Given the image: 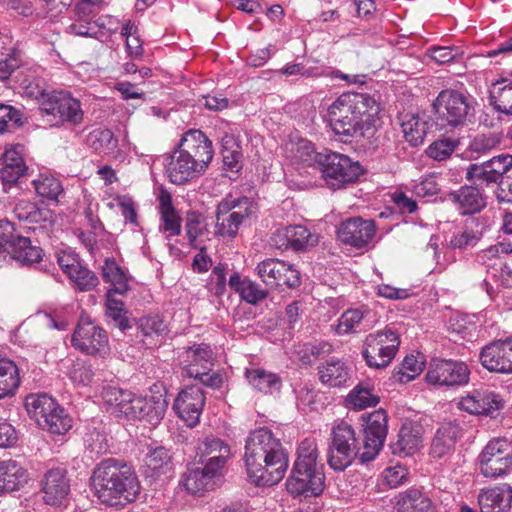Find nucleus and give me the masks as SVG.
I'll list each match as a JSON object with an SVG mask.
<instances>
[{"instance_id": "nucleus-51", "label": "nucleus", "mask_w": 512, "mask_h": 512, "mask_svg": "<svg viewBox=\"0 0 512 512\" xmlns=\"http://www.w3.org/2000/svg\"><path fill=\"white\" fill-rule=\"evenodd\" d=\"M293 467L323 472L322 465L318 462V449L314 440L305 439L300 443Z\"/></svg>"}, {"instance_id": "nucleus-58", "label": "nucleus", "mask_w": 512, "mask_h": 512, "mask_svg": "<svg viewBox=\"0 0 512 512\" xmlns=\"http://www.w3.org/2000/svg\"><path fill=\"white\" fill-rule=\"evenodd\" d=\"M421 364L415 356H406L397 371L393 373V379L405 384L413 380L421 372Z\"/></svg>"}, {"instance_id": "nucleus-30", "label": "nucleus", "mask_w": 512, "mask_h": 512, "mask_svg": "<svg viewBox=\"0 0 512 512\" xmlns=\"http://www.w3.org/2000/svg\"><path fill=\"white\" fill-rule=\"evenodd\" d=\"M29 481L27 470L17 461L0 460V496L24 488Z\"/></svg>"}, {"instance_id": "nucleus-36", "label": "nucleus", "mask_w": 512, "mask_h": 512, "mask_svg": "<svg viewBox=\"0 0 512 512\" xmlns=\"http://www.w3.org/2000/svg\"><path fill=\"white\" fill-rule=\"evenodd\" d=\"M230 288L239 294L240 298L252 305L267 298L268 293L259 284L248 277H242L238 272L233 273L228 281Z\"/></svg>"}, {"instance_id": "nucleus-18", "label": "nucleus", "mask_w": 512, "mask_h": 512, "mask_svg": "<svg viewBox=\"0 0 512 512\" xmlns=\"http://www.w3.org/2000/svg\"><path fill=\"white\" fill-rule=\"evenodd\" d=\"M40 492L45 504L50 506L64 504L70 492V480L66 470L62 468L48 470L41 480Z\"/></svg>"}, {"instance_id": "nucleus-52", "label": "nucleus", "mask_w": 512, "mask_h": 512, "mask_svg": "<svg viewBox=\"0 0 512 512\" xmlns=\"http://www.w3.org/2000/svg\"><path fill=\"white\" fill-rule=\"evenodd\" d=\"M221 154L225 169L231 172H238L241 169L242 153L232 136L226 135L222 139Z\"/></svg>"}, {"instance_id": "nucleus-31", "label": "nucleus", "mask_w": 512, "mask_h": 512, "mask_svg": "<svg viewBox=\"0 0 512 512\" xmlns=\"http://www.w3.org/2000/svg\"><path fill=\"white\" fill-rule=\"evenodd\" d=\"M511 502L512 488L508 484L482 490L478 495L481 512H508Z\"/></svg>"}, {"instance_id": "nucleus-37", "label": "nucleus", "mask_w": 512, "mask_h": 512, "mask_svg": "<svg viewBox=\"0 0 512 512\" xmlns=\"http://www.w3.org/2000/svg\"><path fill=\"white\" fill-rule=\"evenodd\" d=\"M101 275L104 282L110 285L107 292L118 293V295L123 296L130 290V277L122 267L119 266L115 259H105L101 269Z\"/></svg>"}, {"instance_id": "nucleus-48", "label": "nucleus", "mask_w": 512, "mask_h": 512, "mask_svg": "<svg viewBox=\"0 0 512 512\" xmlns=\"http://www.w3.org/2000/svg\"><path fill=\"white\" fill-rule=\"evenodd\" d=\"M482 238V231L475 220H468L450 239L453 249H467L474 247Z\"/></svg>"}, {"instance_id": "nucleus-22", "label": "nucleus", "mask_w": 512, "mask_h": 512, "mask_svg": "<svg viewBox=\"0 0 512 512\" xmlns=\"http://www.w3.org/2000/svg\"><path fill=\"white\" fill-rule=\"evenodd\" d=\"M272 242L279 249L303 251L317 243V236L303 225H290L278 229L272 236Z\"/></svg>"}, {"instance_id": "nucleus-49", "label": "nucleus", "mask_w": 512, "mask_h": 512, "mask_svg": "<svg viewBox=\"0 0 512 512\" xmlns=\"http://www.w3.org/2000/svg\"><path fill=\"white\" fill-rule=\"evenodd\" d=\"M345 401L348 407L362 410L376 406L379 403V397L372 393L369 384L359 383L350 391Z\"/></svg>"}, {"instance_id": "nucleus-3", "label": "nucleus", "mask_w": 512, "mask_h": 512, "mask_svg": "<svg viewBox=\"0 0 512 512\" xmlns=\"http://www.w3.org/2000/svg\"><path fill=\"white\" fill-rule=\"evenodd\" d=\"M91 481L97 498L110 506L132 501L139 492V482L133 469L112 458L97 465Z\"/></svg>"}, {"instance_id": "nucleus-26", "label": "nucleus", "mask_w": 512, "mask_h": 512, "mask_svg": "<svg viewBox=\"0 0 512 512\" xmlns=\"http://www.w3.org/2000/svg\"><path fill=\"white\" fill-rule=\"evenodd\" d=\"M508 353L506 340L499 339L484 346L479 359L482 366L491 372L511 374L512 364Z\"/></svg>"}, {"instance_id": "nucleus-35", "label": "nucleus", "mask_w": 512, "mask_h": 512, "mask_svg": "<svg viewBox=\"0 0 512 512\" xmlns=\"http://www.w3.org/2000/svg\"><path fill=\"white\" fill-rule=\"evenodd\" d=\"M173 469L172 456L165 447L151 448L144 458V474L157 479Z\"/></svg>"}, {"instance_id": "nucleus-34", "label": "nucleus", "mask_w": 512, "mask_h": 512, "mask_svg": "<svg viewBox=\"0 0 512 512\" xmlns=\"http://www.w3.org/2000/svg\"><path fill=\"white\" fill-rule=\"evenodd\" d=\"M320 381L329 387L344 386L351 379L350 368L337 358H331L318 367Z\"/></svg>"}, {"instance_id": "nucleus-29", "label": "nucleus", "mask_w": 512, "mask_h": 512, "mask_svg": "<svg viewBox=\"0 0 512 512\" xmlns=\"http://www.w3.org/2000/svg\"><path fill=\"white\" fill-rule=\"evenodd\" d=\"M422 445V426L406 420L398 433V439L391 444L392 453L399 456L414 454Z\"/></svg>"}, {"instance_id": "nucleus-23", "label": "nucleus", "mask_w": 512, "mask_h": 512, "mask_svg": "<svg viewBox=\"0 0 512 512\" xmlns=\"http://www.w3.org/2000/svg\"><path fill=\"white\" fill-rule=\"evenodd\" d=\"M203 467L189 468L182 476V484L191 494H202L213 490L221 479L222 473L203 464Z\"/></svg>"}, {"instance_id": "nucleus-27", "label": "nucleus", "mask_w": 512, "mask_h": 512, "mask_svg": "<svg viewBox=\"0 0 512 512\" xmlns=\"http://www.w3.org/2000/svg\"><path fill=\"white\" fill-rule=\"evenodd\" d=\"M201 463L222 473V470L231 456L230 446L222 439L207 436L198 446Z\"/></svg>"}, {"instance_id": "nucleus-50", "label": "nucleus", "mask_w": 512, "mask_h": 512, "mask_svg": "<svg viewBox=\"0 0 512 512\" xmlns=\"http://www.w3.org/2000/svg\"><path fill=\"white\" fill-rule=\"evenodd\" d=\"M116 295L118 293L106 292L105 315L114 321L116 327L121 331H125L131 327L127 318L128 311L125 309L123 301L118 299Z\"/></svg>"}, {"instance_id": "nucleus-53", "label": "nucleus", "mask_w": 512, "mask_h": 512, "mask_svg": "<svg viewBox=\"0 0 512 512\" xmlns=\"http://www.w3.org/2000/svg\"><path fill=\"white\" fill-rule=\"evenodd\" d=\"M32 184L39 196L49 200H56L63 191L60 181L48 174H40Z\"/></svg>"}, {"instance_id": "nucleus-56", "label": "nucleus", "mask_w": 512, "mask_h": 512, "mask_svg": "<svg viewBox=\"0 0 512 512\" xmlns=\"http://www.w3.org/2000/svg\"><path fill=\"white\" fill-rule=\"evenodd\" d=\"M72 427V419L64 413L59 406L56 412H53L49 418L44 420L42 429L54 435H63Z\"/></svg>"}, {"instance_id": "nucleus-32", "label": "nucleus", "mask_w": 512, "mask_h": 512, "mask_svg": "<svg viewBox=\"0 0 512 512\" xmlns=\"http://www.w3.org/2000/svg\"><path fill=\"white\" fill-rule=\"evenodd\" d=\"M461 429L453 423H445L436 431L430 446V455L441 459L454 451Z\"/></svg>"}, {"instance_id": "nucleus-8", "label": "nucleus", "mask_w": 512, "mask_h": 512, "mask_svg": "<svg viewBox=\"0 0 512 512\" xmlns=\"http://www.w3.org/2000/svg\"><path fill=\"white\" fill-rule=\"evenodd\" d=\"M8 254L22 266H32L43 258L41 247L32 245L28 237L16 234L14 225L0 220V254Z\"/></svg>"}, {"instance_id": "nucleus-55", "label": "nucleus", "mask_w": 512, "mask_h": 512, "mask_svg": "<svg viewBox=\"0 0 512 512\" xmlns=\"http://www.w3.org/2000/svg\"><path fill=\"white\" fill-rule=\"evenodd\" d=\"M68 277L80 291H90L99 284V279L96 274L83 266L81 262Z\"/></svg>"}, {"instance_id": "nucleus-12", "label": "nucleus", "mask_w": 512, "mask_h": 512, "mask_svg": "<svg viewBox=\"0 0 512 512\" xmlns=\"http://www.w3.org/2000/svg\"><path fill=\"white\" fill-rule=\"evenodd\" d=\"M469 379L468 366L464 362L451 359H432L425 375L428 384L446 388L465 386Z\"/></svg>"}, {"instance_id": "nucleus-43", "label": "nucleus", "mask_w": 512, "mask_h": 512, "mask_svg": "<svg viewBox=\"0 0 512 512\" xmlns=\"http://www.w3.org/2000/svg\"><path fill=\"white\" fill-rule=\"evenodd\" d=\"M13 213L19 221L34 224L47 222L52 218V212L49 209L39 208L28 200H19L14 206Z\"/></svg>"}, {"instance_id": "nucleus-13", "label": "nucleus", "mask_w": 512, "mask_h": 512, "mask_svg": "<svg viewBox=\"0 0 512 512\" xmlns=\"http://www.w3.org/2000/svg\"><path fill=\"white\" fill-rule=\"evenodd\" d=\"M480 472L489 478L501 477L512 467V444L505 438L487 443L478 457Z\"/></svg>"}, {"instance_id": "nucleus-39", "label": "nucleus", "mask_w": 512, "mask_h": 512, "mask_svg": "<svg viewBox=\"0 0 512 512\" xmlns=\"http://www.w3.org/2000/svg\"><path fill=\"white\" fill-rule=\"evenodd\" d=\"M58 407V403L46 394H31L25 399V408L39 427H42L44 420L56 412Z\"/></svg>"}, {"instance_id": "nucleus-20", "label": "nucleus", "mask_w": 512, "mask_h": 512, "mask_svg": "<svg viewBox=\"0 0 512 512\" xmlns=\"http://www.w3.org/2000/svg\"><path fill=\"white\" fill-rule=\"evenodd\" d=\"M375 231V224L372 220L355 217L349 218L339 225L337 236L346 245L362 248L372 240Z\"/></svg>"}, {"instance_id": "nucleus-21", "label": "nucleus", "mask_w": 512, "mask_h": 512, "mask_svg": "<svg viewBox=\"0 0 512 512\" xmlns=\"http://www.w3.org/2000/svg\"><path fill=\"white\" fill-rule=\"evenodd\" d=\"M175 150L194 158L200 169H206L214 155L212 142L200 130L186 132Z\"/></svg>"}, {"instance_id": "nucleus-10", "label": "nucleus", "mask_w": 512, "mask_h": 512, "mask_svg": "<svg viewBox=\"0 0 512 512\" xmlns=\"http://www.w3.org/2000/svg\"><path fill=\"white\" fill-rule=\"evenodd\" d=\"M399 334L391 328L369 334L363 344L362 356L375 369L387 367L399 349Z\"/></svg>"}, {"instance_id": "nucleus-57", "label": "nucleus", "mask_w": 512, "mask_h": 512, "mask_svg": "<svg viewBox=\"0 0 512 512\" xmlns=\"http://www.w3.org/2000/svg\"><path fill=\"white\" fill-rule=\"evenodd\" d=\"M23 92L28 98L34 99L39 104V110L43 106V101L50 96V91L43 79L34 78L32 80L25 79L22 82Z\"/></svg>"}, {"instance_id": "nucleus-14", "label": "nucleus", "mask_w": 512, "mask_h": 512, "mask_svg": "<svg viewBox=\"0 0 512 512\" xmlns=\"http://www.w3.org/2000/svg\"><path fill=\"white\" fill-rule=\"evenodd\" d=\"M361 419L364 422V438L360 461L365 463L373 460L383 447L388 431L387 414L383 409H378L372 413L363 414Z\"/></svg>"}, {"instance_id": "nucleus-54", "label": "nucleus", "mask_w": 512, "mask_h": 512, "mask_svg": "<svg viewBox=\"0 0 512 512\" xmlns=\"http://www.w3.org/2000/svg\"><path fill=\"white\" fill-rule=\"evenodd\" d=\"M489 102L496 111L512 115V81L491 92Z\"/></svg>"}, {"instance_id": "nucleus-63", "label": "nucleus", "mask_w": 512, "mask_h": 512, "mask_svg": "<svg viewBox=\"0 0 512 512\" xmlns=\"http://www.w3.org/2000/svg\"><path fill=\"white\" fill-rule=\"evenodd\" d=\"M221 202H229L232 207V212L234 214L242 215V221L244 222L247 218H249L255 209L254 202L246 196L234 198L231 195L222 199Z\"/></svg>"}, {"instance_id": "nucleus-7", "label": "nucleus", "mask_w": 512, "mask_h": 512, "mask_svg": "<svg viewBox=\"0 0 512 512\" xmlns=\"http://www.w3.org/2000/svg\"><path fill=\"white\" fill-rule=\"evenodd\" d=\"M362 442L355 435V430L347 422H340L332 428L331 442L328 447L327 461L335 471H343L354 458L360 459Z\"/></svg>"}, {"instance_id": "nucleus-4", "label": "nucleus", "mask_w": 512, "mask_h": 512, "mask_svg": "<svg viewBox=\"0 0 512 512\" xmlns=\"http://www.w3.org/2000/svg\"><path fill=\"white\" fill-rule=\"evenodd\" d=\"M104 397L116 416L145 420L151 425L160 423L168 406L162 393L142 397L127 390L110 387L105 391Z\"/></svg>"}, {"instance_id": "nucleus-11", "label": "nucleus", "mask_w": 512, "mask_h": 512, "mask_svg": "<svg viewBox=\"0 0 512 512\" xmlns=\"http://www.w3.org/2000/svg\"><path fill=\"white\" fill-rule=\"evenodd\" d=\"M319 162L326 184L334 190L355 182L363 172L359 162L336 152L324 155Z\"/></svg>"}, {"instance_id": "nucleus-1", "label": "nucleus", "mask_w": 512, "mask_h": 512, "mask_svg": "<svg viewBox=\"0 0 512 512\" xmlns=\"http://www.w3.org/2000/svg\"><path fill=\"white\" fill-rule=\"evenodd\" d=\"M244 461L250 482L257 486L277 484L288 468V455L271 430L250 432L245 443Z\"/></svg>"}, {"instance_id": "nucleus-17", "label": "nucleus", "mask_w": 512, "mask_h": 512, "mask_svg": "<svg viewBox=\"0 0 512 512\" xmlns=\"http://www.w3.org/2000/svg\"><path fill=\"white\" fill-rule=\"evenodd\" d=\"M205 405V395L198 384L186 386L176 397L173 409L187 424L194 427L199 423L200 415Z\"/></svg>"}, {"instance_id": "nucleus-59", "label": "nucleus", "mask_w": 512, "mask_h": 512, "mask_svg": "<svg viewBox=\"0 0 512 512\" xmlns=\"http://www.w3.org/2000/svg\"><path fill=\"white\" fill-rule=\"evenodd\" d=\"M363 317V313L358 309H349L345 311L339 318L336 329L337 333L349 334L357 332L362 323Z\"/></svg>"}, {"instance_id": "nucleus-64", "label": "nucleus", "mask_w": 512, "mask_h": 512, "mask_svg": "<svg viewBox=\"0 0 512 512\" xmlns=\"http://www.w3.org/2000/svg\"><path fill=\"white\" fill-rule=\"evenodd\" d=\"M488 166L497 173V178L501 180L505 179V174L512 169V154L503 153L492 157L485 161Z\"/></svg>"}, {"instance_id": "nucleus-6", "label": "nucleus", "mask_w": 512, "mask_h": 512, "mask_svg": "<svg viewBox=\"0 0 512 512\" xmlns=\"http://www.w3.org/2000/svg\"><path fill=\"white\" fill-rule=\"evenodd\" d=\"M433 108L438 124L452 128L465 125L474 112L472 98L467 93L454 89L442 90L435 99Z\"/></svg>"}, {"instance_id": "nucleus-33", "label": "nucleus", "mask_w": 512, "mask_h": 512, "mask_svg": "<svg viewBox=\"0 0 512 512\" xmlns=\"http://www.w3.org/2000/svg\"><path fill=\"white\" fill-rule=\"evenodd\" d=\"M231 203L221 202L216 208L215 235L220 237L234 238L243 223L242 215L232 212Z\"/></svg>"}, {"instance_id": "nucleus-62", "label": "nucleus", "mask_w": 512, "mask_h": 512, "mask_svg": "<svg viewBox=\"0 0 512 512\" xmlns=\"http://www.w3.org/2000/svg\"><path fill=\"white\" fill-rule=\"evenodd\" d=\"M457 141L453 139H440L433 142L427 149V155L437 161L447 159L457 147Z\"/></svg>"}, {"instance_id": "nucleus-61", "label": "nucleus", "mask_w": 512, "mask_h": 512, "mask_svg": "<svg viewBox=\"0 0 512 512\" xmlns=\"http://www.w3.org/2000/svg\"><path fill=\"white\" fill-rule=\"evenodd\" d=\"M138 329L144 337L161 336L167 330L165 322L159 316L142 317L138 321Z\"/></svg>"}, {"instance_id": "nucleus-24", "label": "nucleus", "mask_w": 512, "mask_h": 512, "mask_svg": "<svg viewBox=\"0 0 512 512\" xmlns=\"http://www.w3.org/2000/svg\"><path fill=\"white\" fill-rule=\"evenodd\" d=\"M459 214L470 215L481 212L486 207V197L475 185H464L459 190L447 194Z\"/></svg>"}, {"instance_id": "nucleus-40", "label": "nucleus", "mask_w": 512, "mask_h": 512, "mask_svg": "<svg viewBox=\"0 0 512 512\" xmlns=\"http://www.w3.org/2000/svg\"><path fill=\"white\" fill-rule=\"evenodd\" d=\"M26 169L27 167L19 151L15 148L5 150L0 158V176L3 182L16 183Z\"/></svg>"}, {"instance_id": "nucleus-44", "label": "nucleus", "mask_w": 512, "mask_h": 512, "mask_svg": "<svg viewBox=\"0 0 512 512\" xmlns=\"http://www.w3.org/2000/svg\"><path fill=\"white\" fill-rule=\"evenodd\" d=\"M497 173L484 161L482 163L470 164L466 169L465 178L479 189L498 186Z\"/></svg>"}, {"instance_id": "nucleus-19", "label": "nucleus", "mask_w": 512, "mask_h": 512, "mask_svg": "<svg viewBox=\"0 0 512 512\" xmlns=\"http://www.w3.org/2000/svg\"><path fill=\"white\" fill-rule=\"evenodd\" d=\"M324 473L293 467L287 479V491L293 496H318L324 489Z\"/></svg>"}, {"instance_id": "nucleus-41", "label": "nucleus", "mask_w": 512, "mask_h": 512, "mask_svg": "<svg viewBox=\"0 0 512 512\" xmlns=\"http://www.w3.org/2000/svg\"><path fill=\"white\" fill-rule=\"evenodd\" d=\"M245 375L255 389L265 394L279 392L281 389L282 381L276 373L257 367L247 369Z\"/></svg>"}, {"instance_id": "nucleus-60", "label": "nucleus", "mask_w": 512, "mask_h": 512, "mask_svg": "<svg viewBox=\"0 0 512 512\" xmlns=\"http://www.w3.org/2000/svg\"><path fill=\"white\" fill-rule=\"evenodd\" d=\"M185 229L190 246L196 248L197 238L201 236L205 230L202 215L195 211L187 213Z\"/></svg>"}, {"instance_id": "nucleus-25", "label": "nucleus", "mask_w": 512, "mask_h": 512, "mask_svg": "<svg viewBox=\"0 0 512 512\" xmlns=\"http://www.w3.org/2000/svg\"><path fill=\"white\" fill-rule=\"evenodd\" d=\"M166 172L170 181L177 185H182L205 171L200 169L194 158L185 153H179L174 150L168 157Z\"/></svg>"}, {"instance_id": "nucleus-42", "label": "nucleus", "mask_w": 512, "mask_h": 512, "mask_svg": "<svg viewBox=\"0 0 512 512\" xmlns=\"http://www.w3.org/2000/svg\"><path fill=\"white\" fill-rule=\"evenodd\" d=\"M397 512H434V506L421 491L410 489L400 495Z\"/></svg>"}, {"instance_id": "nucleus-5", "label": "nucleus", "mask_w": 512, "mask_h": 512, "mask_svg": "<svg viewBox=\"0 0 512 512\" xmlns=\"http://www.w3.org/2000/svg\"><path fill=\"white\" fill-rule=\"evenodd\" d=\"M39 112L51 127H61L66 123L77 126L84 118L81 102L66 90H51Z\"/></svg>"}, {"instance_id": "nucleus-28", "label": "nucleus", "mask_w": 512, "mask_h": 512, "mask_svg": "<svg viewBox=\"0 0 512 512\" xmlns=\"http://www.w3.org/2000/svg\"><path fill=\"white\" fill-rule=\"evenodd\" d=\"M459 407L470 414L492 415L503 407V401L494 392L474 390L460 400Z\"/></svg>"}, {"instance_id": "nucleus-47", "label": "nucleus", "mask_w": 512, "mask_h": 512, "mask_svg": "<svg viewBox=\"0 0 512 512\" xmlns=\"http://www.w3.org/2000/svg\"><path fill=\"white\" fill-rule=\"evenodd\" d=\"M19 384L17 365L12 360L0 357V399L13 394Z\"/></svg>"}, {"instance_id": "nucleus-2", "label": "nucleus", "mask_w": 512, "mask_h": 512, "mask_svg": "<svg viewBox=\"0 0 512 512\" xmlns=\"http://www.w3.org/2000/svg\"><path fill=\"white\" fill-rule=\"evenodd\" d=\"M379 113L374 98L361 93H344L328 108L329 125L337 135L362 137L370 130Z\"/></svg>"}, {"instance_id": "nucleus-15", "label": "nucleus", "mask_w": 512, "mask_h": 512, "mask_svg": "<svg viewBox=\"0 0 512 512\" xmlns=\"http://www.w3.org/2000/svg\"><path fill=\"white\" fill-rule=\"evenodd\" d=\"M71 342L77 350L87 355L104 358L110 352L106 331L88 319L80 320Z\"/></svg>"}, {"instance_id": "nucleus-9", "label": "nucleus", "mask_w": 512, "mask_h": 512, "mask_svg": "<svg viewBox=\"0 0 512 512\" xmlns=\"http://www.w3.org/2000/svg\"><path fill=\"white\" fill-rule=\"evenodd\" d=\"M183 374L194 378L204 386L216 389L221 387L223 379L217 372H212L213 352L206 344L194 345L183 353Z\"/></svg>"}, {"instance_id": "nucleus-16", "label": "nucleus", "mask_w": 512, "mask_h": 512, "mask_svg": "<svg viewBox=\"0 0 512 512\" xmlns=\"http://www.w3.org/2000/svg\"><path fill=\"white\" fill-rule=\"evenodd\" d=\"M255 271L262 282L270 288H296L300 285L299 271L283 260L265 259L257 264Z\"/></svg>"}, {"instance_id": "nucleus-38", "label": "nucleus", "mask_w": 512, "mask_h": 512, "mask_svg": "<svg viewBox=\"0 0 512 512\" xmlns=\"http://www.w3.org/2000/svg\"><path fill=\"white\" fill-rule=\"evenodd\" d=\"M159 213L161 218L160 230L169 232V236H176L181 233V217L172 204L171 195L162 190L159 197Z\"/></svg>"}, {"instance_id": "nucleus-45", "label": "nucleus", "mask_w": 512, "mask_h": 512, "mask_svg": "<svg viewBox=\"0 0 512 512\" xmlns=\"http://www.w3.org/2000/svg\"><path fill=\"white\" fill-rule=\"evenodd\" d=\"M86 142L95 152L107 155L115 154L118 151V139L109 129L96 128L88 135Z\"/></svg>"}, {"instance_id": "nucleus-46", "label": "nucleus", "mask_w": 512, "mask_h": 512, "mask_svg": "<svg viewBox=\"0 0 512 512\" xmlns=\"http://www.w3.org/2000/svg\"><path fill=\"white\" fill-rule=\"evenodd\" d=\"M404 138L412 146L423 143L428 130V123L418 115H405L401 122Z\"/></svg>"}]
</instances>
